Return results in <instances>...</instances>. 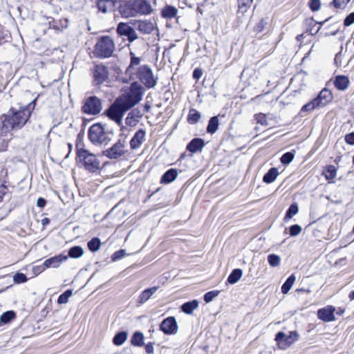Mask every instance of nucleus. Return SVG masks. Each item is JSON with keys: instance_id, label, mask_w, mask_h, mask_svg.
Wrapping results in <instances>:
<instances>
[{"instance_id": "1", "label": "nucleus", "mask_w": 354, "mask_h": 354, "mask_svg": "<svg viewBox=\"0 0 354 354\" xmlns=\"http://www.w3.org/2000/svg\"><path fill=\"white\" fill-rule=\"evenodd\" d=\"M36 105V100L19 110L11 108L0 118V136L5 138L12 130L21 129L29 120Z\"/></svg>"}, {"instance_id": "2", "label": "nucleus", "mask_w": 354, "mask_h": 354, "mask_svg": "<svg viewBox=\"0 0 354 354\" xmlns=\"http://www.w3.org/2000/svg\"><path fill=\"white\" fill-rule=\"evenodd\" d=\"M76 148L77 162L80 167L89 173H95L100 169V160L95 154L87 149L80 148L79 145H77Z\"/></svg>"}, {"instance_id": "3", "label": "nucleus", "mask_w": 354, "mask_h": 354, "mask_svg": "<svg viewBox=\"0 0 354 354\" xmlns=\"http://www.w3.org/2000/svg\"><path fill=\"white\" fill-rule=\"evenodd\" d=\"M144 91L143 86L138 82H134L130 85L129 90L118 98L127 109H130L142 100Z\"/></svg>"}, {"instance_id": "4", "label": "nucleus", "mask_w": 354, "mask_h": 354, "mask_svg": "<svg viewBox=\"0 0 354 354\" xmlns=\"http://www.w3.org/2000/svg\"><path fill=\"white\" fill-rule=\"evenodd\" d=\"M114 50L115 44L111 37L103 36L95 44L93 54L96 57L109 58L113 55Z\"/></svg>"}, {"instance_id": "5", "label": "nucleus", "mask_w": 354, "mask_h": 354, "mask_svg": "<svg viewBox=\"0 0 354 354\" xmlns=\"http://www.w3.org/2000/svg\"><path fill=\"white\" fill-rule=\"evenodd\" d=\"M88 136L91 143L96 146L107 145L111 141L108 133L100 123H95L90 127Z\"/></svg>"}, {"instance_id": "6", "label": "nucleus", "mask_w": 354, "mask_h": 354, "mask_svg": "<svg viewBox=\"0 0 354 354\" xmlns=\"http://www.w3.org/2000/svg\"><path fill=\"white\" fill-rule=\"evenodd\" d=\"M129 110L124 104V103L118 97L114 102L106 110V116L117 123L119 126L122 127V118L124 113Z\"/></svg>"}, {"instance_id": "7", "label": "nucleus", "mask_w": 354, "mask_h": 354, "mask_svg": "<svg viewBox=\"0 0 354 354\" xmlns=\"http://www.w3.org/2000/svg\"><path fill=\"white\" fill-rule=\"evenodd\" d=\"M125 138H120L112 147L104 150L102 155L111 160L119 159L127 153Z\"/></svg>"}, {"instance_id": "8", "label": "nucleus", "mask_w": 354, "mask_h": 354, "mask_svg": "<svg viewBox=\"0 0 354 354\" xmlns=\"http://www.w3.org/2000/svg\"><path fill=\"white\" fill-rule=\"evenodd\" d=\"M136 77L147 88H153L157 84V78L154 77L151 68L147 65H142L138 68Z\"/></svg>"}, {"instance_id": "9", "label": "nucleus", "mask_w": 354, "mask_h": 354, "mask_svg": "<svg viewBox=\"0 0 354 354\" xmlns=\"http://www.w3.org/2000/svg\"><path fill=\"white\" fill-rule=\"evenodd\" d=\"M299 337V333L297 331H291L288 334L279 331L276 334L275 341L281 349L285 350L297 341Z\"/></svg>"}, {"instance_id": "10", "label": "nucleus", "mask_w": 354, "mask_h": 354, "mask_svg": "<svg viewBox=\"0 0 354 354\" xmlns=\"http://www.w3.org/2000/svg\"><path fill=\"white\" fill-rule=\"evenodd\" d=\"M102 101L96 96L87 97L82 107V111L89 115H97L102 111Z\"/></svg>"}, {"instance_id": "11", "label": "nucleus", "mask_w": 354, "mask_h": 354, "mask_svg": "<svg viewBox=\"0 0 354 354\" xmlns=\"http://www.w3.org/2000/svg\"><path fill=\"white\" fill-rule=\"evenodd\" d=\"M119 12L122 17L125 18L138 16L136 0H122L119 6Z\"/></svg>"}, {"instance_id": "12", "label": "nucleus", "mask_w": 354, "mask_h": 354, "mask_svg": "<svg viewBox=\"0 0 354 354\" xmlns=\"http://www.w3.org/2000/svg\"><path fill=\"white\" fill-rule=\"evenodd\" d=\"M117 32L121 36L127 37L128 41L131 43L138 39L135 30L127 23H119L117 27Z\"/></svg>"}, {"instance_id": "13", "label": "nucleus", "mask_w": 354, "mask_h": 354, "mask_svg": "<svg viewBox=\"0 0 354 354\" xmlns=\"http://www.w3.org/2000/svg\"><path fill=\"white\" fill-rule=\"evenodd\" d=\"M160 327V330L167 335L176 334L178 328L176 320L174 317H169L165 319Z\"/></svg>"}, {"instance_id": "14", "label": "nucleus", "mask_w": 354, "mask_h": 354, "mask_svg": "<svg viewBox=\"0 0 354 354\" xmlns=\"http://www.w3.org/2000/svg\"><path fill=\"white\" fill-rule=\"evenodd\" d=\"M107 68L102 64H97L93 71V77L96 84H101L108 78Z\"/></svg>"}, {"instance_id": "15", "label": "nucleus", "mask_w": 354, "mask_h": 354, "mask_svg": "<svg viewBox=\"0 0 354 354\" xmlns=\"http://www.w3.org/2000/svg\"><path fill=\"white\" fill-rule=\"evenodd\" d=\"M336 308L330 305H328L324 308L317 310L318 318L325 322H330L335 320V312Z\"/></svg>"}, {"instance_id": "16", "label": "nucleus", "mask_w": 354, "mask_h": 354, "mask_svg": "<svg viewBox=\"0 0 354 354\" xmlns=\"http://www.w3.org/2000/svg\"><path fill=\"white\" fill-rule=\"evenodd\" d=\"M68 259V256L64 254H60L57 256H55L46 259L42 266L41 270H44L46 268H57L60 265Z\"/></svg>"}, {"instance_id": "17", "label": "nucleus", "mask_w": 354, "mask_h": 354, "mask_svg": "<svg viewBox=\"0 0 354 354\" xmlns=\"http://www.w3.org/2000/svg\"><path fill=\"white\" fill-rule=\"evenodd\" d=\"M138 15H149L153 9L148 0H136Z\"/></svg>"}, {"instance_id": "18", "label": "nucleus", "mask_w": 354, "mask_h": 354, "mask_svg": "<svg viewBox=\"0 0 354 354\" xmlns=\"http://www.w3.org/2000/svg\"><path fill=\"white\" fill-rule=\"evenodd\" d=\"M333 99V95L328 89L324 88L320 91L318 96L314 100L317 101L319 107H323L328 104Z\"/></svg>"}, {"instance_id": "19", "label": "nucleus", "mask_w": 354, "mask_h": 354, "mask_svg": "<svg viewBox=\"0 0 354 354\" xmlns=\"http://www.w3.org/2000/svg\"><path fill=\"white\" fill-rule=\"evenodd\" d=\"M145 136L146 131L144 129L136 131L130 141L131 149L134 150L140 147L145 140Z\"/></svg>"}, {"instance_id": "20", "label": "nucleus", "mask_w": 354, "mask_h": 354, "mask_svg": "<svg viewBox=\"0 0 354 354\" xmlns=\"http://www.w3.org/2000/svg\"><path fill=\"white\" fill-rule=\"evenodd\" d=\"M142 113L138 109H133L129 112L125 119V122L127 126L134 127L138 122L139 118L142 117Z\"/></svg>"}, {"instance_id": "21", "label": "nucleus", "mask_w": 354, "mask_h": 354, "mask_svg": "<svg viewBox=\"0 0 354 354\" xmlns=\"http://www.w3.org/2000/svg\"><path fill=\"white\" fill-rule=\"evenodd\" d=\"M205 146V141L201 138H194L187 146V149L192 152L196 153L201 150Z\"/></svg>"}, {"instance_id": "22", "label": "nucleus", "mask_w": 354, "mask_h": 354, "mask_svg": "<svg viewBox=\"0 0 354 354\" xmlns=\"http://www.w3.org/2000/svg\"><path fill=\"white\" fill-rule=\"evenodd\" d=\"M350 84L349 79L345 75H337L334 80L335 86L340 91L346 90Z\"/></svg>"}, {"instance_id": "23", "label": "nucleus", "mask_w": 354, "mask_h": 354, "mask_svg": "<svg viewBox=\"0 0 354 354\" xmlns=\"http://www.w3.org/2000/svg\"><path fill=\"white\" fill-rule=\"evenodd\" d=\"M178 176L176 169H169L161 177L160 183L168 184L173 182Z\"/></svg>"}, {"instance_id": "24", "label": "nucleus", "mask_w": 354, "mask_h": 354, "mask_svg": "<svg viewBox=\"0 0 354 354\" xmlns=\"http://www.w3.org/2000/svg\"><path fill=\"white\" fill-rule=\"evenodd\" d=\"M137 24V29L143 34H150L153 30V24L149 21H138Z\"/></svg>"}, {"instance_id": "25", "label": "nucleus", "mask_w": 354, "mask_h": 354, "mask_svg": "<svg viewBox=\"0 0 354 354\" xmlns=\"http://www.w3.org/2000/svg\"><path fill=\"white\" fill-rule=\"evenodd\" d=\"M178 10L172 6H166L161 10V15L164 18L171 19L177 15Z\"/></svg>"}, {"instance_id": "26", "label": "nucleus", "mask_w": 354, "mask_h": 354, "mask_svg": "<svg viewBox=\"0 0 354 354\" xmlns=\"http://www.w3.org/2000/svg\"><path fill=\"white\" fill-rule=\"evenodd\" d=\"M279 175L278 169L275 167L270 168L263 176V180L266 183H271L275 180Z\"/></svg>"}, {"instance_id": "27", "label": "nucleus", "mask_w": 354, "mask_h": 354, "mask_svg": "<svg viewBox=\"0 0 354 354\" xmlns=\"http://www.w3.org/2000/svg\"><path fill=\"white\" fill-rule=\"evenodd\" d=\"M145 337L142 333L136 331L135 332L131 338V343L134 346H142L144 345Z\"/></svg>"}, {"instance_id": "28", "label": "nucleus", "mask_w": 354, "mask_h": 354, "mask_svg": "<svg viewBox=\"0 0 354 354\" xmlns=\"http://www.w3.org/2000/svg\"><path fill=\"white\" fill-rule=\"evenodd\" d=\"M198 306V301L196 299L185 303L182 305V311L186 314H192Z\"/></svg>"}, {"instance_id": "29", "label": "nucleus", "mask_w": 354, "mask_h": 354, "mask_svg": "<svg viewBox=\"0 0 354 354\" xmlns=\"http://www.w3.org/2000/svg\"><path fill=\"white\" fill-rule=\"evenodd\" d=\"M219 125V120L218 116L212 117L207 127V132L210 134H214L217 130Z\"/></svg>"}, {"instance_id": "30", "label": "nucleus", "mask_w": 354, "mask_h": 354, "mask_svg": "<svg viewBox=\"0 0 354 354\" xmlns=\"http://www.w3.org/2000/svg\"><path fill=\"white\" fill-rule=\"evenodd\" d=\"M201 117V115L200 112H198L196 109H192L189 110L188 116H187V121L191 124H196L200 118Z\"/></svg>"}, {"instance_id": "31", "label": "nucleus", "mask_w": 354, "mask_h": 354, "mask_svg": "<svg viewBox=\"0 0 354 354\" xmlns=\"http://www.w3.org/2000/svg\"><path fill=\"white\" fill-rule=\"evenodd\" d=\"M128 333L125 331L118 333L113 339L115 345L121 346L127 339Z\"/></svg>"}, {"instance_id": "32", "label": "nucleus", "mask_w": 354, "mask_h": 354, "mask_svg": "<svg viewBox=\"0 0 354 354\" xmlns=\"http://www.w3.org/2000/svg\"><path fill=\"white\" fill-rule=\"evenodd\" d=\"M84 254V250L81 246H73L69 249L68 257L80 258Z\"/></svg>"}, {"instance_id": "33", "label": "nucleus", "mask_w": 354, "mask_h": 354, "mask_svg": "<svg viewBox=\"0 0 354 354\" xmlns=\"http://www.w3.org/2000/svg\"><path fill=\"white\" fill-rule=\"evenodd\" d=\"M157 289H145L139 297L138 302L140 304L146 302L155 292Z\"/></svg>"}, {"instance_id": "34", "label": "nucleus", "mask_w": 354, "mask_h": 354, "mask_svg": "<svg viewBox=\"0 0 354 354\" xmlns=\"http://www.w3.org/2000/svg\"><path fill=\"white\" fill-rule=\"evenodd\" d=\"M242 276V270L241 269L234 270L227 278V281L231 283H235Z\"/></svg>"}, {"instance_id": "35", "label": "nucleus", "mask_w": 354, "mask_h": 354, "mask_svg": "<svg viewBox=\"0 0 354 354\" xmlns=\"http://www.w3.org/2000/svg\"><path fill=\"white\" fill-rule=\"evenodd\" d=\"M101 241L99 238L95 237L89 241L87 243L88 249L91 252H96L100 249Z\"/></svg>"}, {"instance_id": "36", "label": "nucleus", "mask_w": 354, "mask_h": 354, "mask_svg": "<svg viewBox=\"0 0 354 354\" xmlns=\"http://www.w3.org/2000/svg\"><path fill=\"white\" fill-rule=\"evenodd\" d=\"M15 313L13 310H8L3 313L0 317V322L3 324H8L12 319H15Z\"/></svg>"}, {"instance_id": "37", "label": "nucleus", "mask_w": 354, "mask_h": 354, "mask_svg": "<svg viewBox=\"0 0 354 354\" xmlns=\"http://www.w3.org/2000/svg\"><path fill=\"white\" fill-rule=\"evenodd\" d=\"M111 5L112 2L111 0H98L97 3L98 10L103 13L107 12L109 6Z\"/></svg>"}, {"instance_id": "38", "label": "nucleus", "mask_w": 354, "mask_h": 354, "mask_svg": "<svg viewBox=\"0 0 354 354\" xmlns=\"http://www.w3.org/2000/svg\"><path fill=\"white\" fill-rule=\"evenodd\" d=\"M268 261L270 266L277 267L280 264L281 258L277 254H270L268 256Z\"/></svg>"}, {"instance_id": "39", "label": "nucleus", "mask_w": 354, "mask_h": 354, "mask_svg": "<svg viewBox=\"0 0 354 354\" xmlns=\"http://www.w3.org/2000/svg\"><path fill=\"white\" fill-rule=\"evenodd\" d=\"M72 290L67 289L63 294H62L58 299L57 303L59 304H65L68 301V299L72 296Z\"/></svg>"}, {"instance_id": "40", "label": "nucleus", "mask_w": 354, "mask_h": 354, "mask_svg": "<svg viewBox=\"0 0 354 354\" xmlns=\"http://www.w3.org/2000/svg\"><path fill=\"white\" fill-rule=\"evenodd\" d=\"M130 55H131V62H130L129 66H128V68L127 69V73H131L133 67L134 66L139 65L140 63V61H141L140 58L136 57L135 54L133 52L130 53Z\"/></svg>"}, {"instance_id": "41", "label": "nucleus", "mask_w": 354, "mask_h": 354, "mask_svg": "<svg viewBox=\"0 0 354 354\" xmlns=\"http://www.w3.org/2000/svg\"><path fill=\"white\" fill-rule=\"evenodd\" d=\"M298 210V205L296 203L292 204L286 212L285 219H290L293 216L297 214Z\"/></svg>"}, {"instance_id": "42", "label": "nucleus", "mask_w": 354, "mask_h": 354, "mask_svg": "<svg viewBox=\"0 0 354 354\" xmlns=\"http://www.w3.org/2000/svg\"><path fill=\"white\" fill-rule=\"evenodd\" d=\"M253 0H239V10L243 12H246L251 6Z\"/></svg>"}, {"instance_id": "43", "label": "nucleus", "mask_w": 354, "mask_h": 354, "mask_svg": "<svg viewBox=\"0 0 354 354\" xmlns=\"http://www.w3.org/2000/svg\"><path fill=\"white\" fill-rule=\"evenodd\" d=\"M295 154L292 152H286L282 155L280 160L282 164L288 165L294 159Z\"/></svg>"}, {"instance_id": "44", "label": "nucleus", "mask_w": 354, "mask_h": 354, "mask_svg": "<svg viewBox=\"0 0 354 354\" xmlns=\"http://www.w3.org/2000/svg\"><path fill=\"white\" fill-rule=\"evenodd\" d=\"M219 293H220L219 290L209 291L204 295V301L206 303H209V302L212 301L216 297H218Z\"/></svg>"}, {"instance_id": "45", "label": "nucleus", "mask_w": 354, "mask_h": 354, "mask_svg": "<svg viewBox=\"0 0 354 354\" xmlns=\"http://www.w3.org/2000/svg\"><path fill=\"white\" fill-rule=\"evenodd\" d=\"M324 175L326 179L331 180L336 176V169L333 165H330L327 167Z\"/></svg>"}, {"instance_id": "46", "label": "nucleus", "mask_w": 354, "mask_h": 354, "mask_svg": "<svg viewBox=\"0 0 354 354\" xmlns=\"http://www.w3.org/2000/svg\"><path fill=\"white\" fill-rule=\"evenodd\" d=\"M317 107H319V106H318L317 101H315V100H313L311 102H310L307 103L306 104H305L304 106H303L301 111V112L311 111Z\"/></svg>"}, {"instance_id": "47", "label": "nucleus", "mask_w": 354, "mask_h": 354, "mask_svg": "<svg viewBox=\"0 0 354 354\" xmlns=\"http://www.w3.org/2000/svg\"><path fill=\"white\" fill-rule=\"evenodd\" d=\"M348 3L346 0H333L330 4L337 9H344Z\"/></svg>"}, {"instance_id": "48", "label": "nucleus", "mask_w": 354, "mask_h": 354, "mask_svg": "<svg viewBox=\"0 0 354 354\" xmlns=\"http://www.w3.org/2000/svg\"><path fill=\"white\" fill-rule=\"evenodd\" d=\"M13 281L16 283H24V282H26L27 281V277H26V276L24 274H23L21 272H17V274H15L14 275Z\"/></svg>"}, {"instance_id": "49", "label": "nucleus", "mask_w": 354, "mask_h": 354, "mask_svg": "<svg viewBox=\"0 0 354 354\" xmlns=\"http://www.w3.org/2000/svg\"><path fill=\"white\" fill-rule=\"evenodd\" d=\"M301 232V227L299 225H293L290 227V235L291 236H295L300 234Z\"/></svg>"}, {"instance_id": "50", "label": "nucleus", "mask_w": 354, "mask_h": 354, "mask_svg": "<svg viewBox=\"0 0 354 354\" xmlns=\"http://www.w3.org/2000/svg\"><path fill=\"white\" fill-rule=\"evenodd\" d=\"M295 280V275L294 274H291L283 284L281 288H292V286L294 285Z\"/></svg>"}, {"instance_id": "51", "label": "nucleus", "mask_w": 354, "mask_h": 354, "mask_svg": "<svg viewBox=\"0 0 354 354\" xmlns=\"http://www.w3.org/2000/svg\"><path fill=\"white\" fill-rule=\"evenodd\" d=\"M126 255V252L124 250H120L118 251H116L113 253L112 255V260L113 261H115L117 260H119L124 257Z\"/></svg>"}, {"instance_id": "52", "label": "nucleus", "mask_w": 354, "mask_h": 354, "mask_svg": "<svg viewBox=\"0 0 354 354\" xmlns=\"http://www.w3.org/2000/svg\"><path fill=\"white\" fill-rule=\"evenodd\" d=\"M353 24H354V12L346 16L344 21V25L346 27L350 26Z\"/></svg>"}, {"instance_id": "53", "label": "nucleus", "mask_w": 354, "mask_h": 354, "mask_svg": "<svg viewBox=\"0 0 354 354\" xmlns=\"http://www.w3.org/2000/svg\"><path fill=\"white\" fill-rule=\"evenodd\" d=\"M310 8L313 11H317L321 6V2L320 0H310Z\"/></svg>"}, {"instance_id": "54", "label": "nucleus", "mask_w": 354, "mask_h": 354, "mask_svg": "<svg viewBox=\"0 0 354 354\" xmlns=\"http://www.w3.org/2000/svg\"><path fill=\"white\" fill-rule=\"evenodd\" d=\"M256 120L258 123H259L262 125L268 124L267 120H266V117L264 114L259 113V114L257 115Z\"/></svg>"}, {"instance_id": "55", "label": "nucleus", "mask_w": 354, "mask_h": 354, "mask_svg": "<svg viewBox=\"0 0 354 354\" xmlns=\"http://www.w3.org/2000/svg\"><path fill=\"white\" fill-rule=\"evenodd\" d=\"M345 141L348 145H354V132L350 133L345 136Z\"/></svg>"}, {"instance_id": "56", "label": "nucleus", "mask_w": 354, "mask_h": 354, "mask_svg": "<svg viewBox=\"0 0 354 354\" xmlns=\"http://www.w3.org/2000/svg\"><path fill=\"white\" fill-rule=\"evenodd\" d=\"M8 138L0 136V151H4L6 149Z\"/></svg>"}, {"instance_id": "57", "label": "nucleus", "mask_w": 354, "mask_h": 354, "mask_svg": "<svg viewBox=\"0 0 354 354\" xmlns=\"http://www.w3.org/2000/svg\"><path fill=\"white\" fill-rule=\"evenodd\" d=\"M266 24V21H265L263 19H261L259 23L255 27L256 30L261 32L264 29Z\"/></svg>"}, {"instance_id": "58", "label": "nucleus", "mask_w": 354, "mask_h": 354, "mask_svg": "<svg viewBox=\"0 0 354 354\" xmlns=\"http://www.w3.org/2000/svg\"><path fill=\"white\" fill-rule=\"evenodd\" d=\"M8 192V187L4 184L0 185V202L3 200L4 195Z\"/></svg>"}, {"instance_id": "59", "label": "nucleus", "mask_w": 354, "mask_h": 354, "mask_svg": "<svg viewBox=\"0 0 354 354\" xmlns=\"http://www.w3.org/2000/svg\"><path fill=\"white\" fill-rule=\"evenodd\" d=\"M203 75L202 70L200 68H196L194 69L193 72V77L196 80H199Z\"/></svg>"}, {"instance_id": "60", "label": "nucleus", "mask_w": 354, "mask_h": 354, "mask_svg": "<svg viewBox=\"0 0 354 354\" xmlns=\"http://www.w3.org/2000/svg\"><path fill=\"white\" fill-rule=\"evenodd\" d=\"M145 351L148 354H152L153 353V344L152 343H148L146 344Z\"/></svg>"}, {"instance_id": "61", "label": "nucleus", "mask_w": 354, "mask_h": 354, "mask_svg": "<svg viewBox=\"0 0 354 354\" xmlns=\"http://www.w3.org/2000/svg\"><path fill=\"white\" fill-rule=\"evenodd\" d=\"M46 204V201L43 198H39L37 201V205L39 207L43 208L44 207H45Z\"/></svg>"}, {"instance_id": "62", "label": "nucleus", "mask_w": 354, "mask_h": 354, "mask_svg": "<svg viewBox=\"0 0 354 354\" xmlns=\"http://www.w3.org/2000/svg\"><path fill=\"white\" fill-rule=\"evenodd\" d=\"M344 311H345V310H344V309H343V308H339L337 310H335L336 314H337V315H343V314H344Z\"/></svg>"}, {"instance_id": "63", "label": "nucleus", "mask_w": 354, "mask_h": 354, "mask_svg": "<svg viewBox=\"0 0 354 354\" xmlns=\"http://www.w3.org/2000/svg\"><path fill=\"white\" fill-rule=\"evenodd\" d=\"M43 225H46L49 223V219L48 218H44L41 221Z\"/></svg>"}, {"instance_id": "64", "label": "nucleus", "mask_w": 354, "mask_h": 354, "mask_svg": "<svg viewBox=\"0 0 354 354\" xmlns=\"http://www.w3.org/2000/svg\"><path fill=\"white\" fill-rule=\"evenodd\" d=\"M290 289H281L283 294H287Z\"/></svg>"}]
</instances>
